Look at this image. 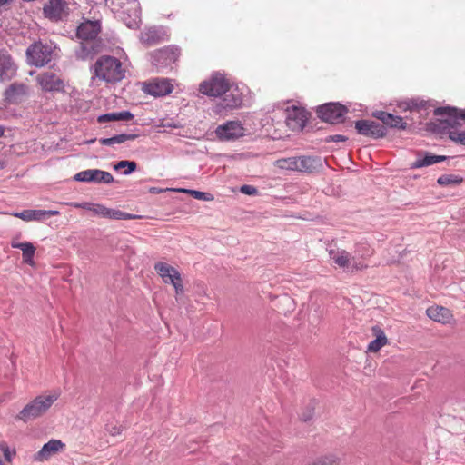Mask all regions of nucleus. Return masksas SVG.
Returning <instances> with one entry per match:
<instances>
[{"mask_svg":"<svg viewBox=\"0 0 465 465\" xmlns=\"http://www.w3.org/2000/svg\"><path fill=\"white\" fill-rule=\"evenodd\" d=\"M17 66L5 49H0V81H9L16 75Z\"/></svg>","mask_w":465,"mask_h":465,"instance_id":"nucleus-17","label":"nucleus"},{"mask_svg":"<svg viewBox=\"0 0 465 465\" xmlns=\"http://www.w3.org/2000/svg\"><path fill=\"white\" fill-rule=\"evenodd\" d=\"M0 465H3V462H2V460H0Z\"/></svg>","mask_w":465,"mask_h":465,"instance_id":"nucleus-55","label":"nucleus"},{"mask_svg":"<svg viewBox=\"0 0 465 465\" xmlns=\"http://www.w3.org/2000/svg\"><path fill=\"white\" fill-rule=\"evenodd\" d=\"M164 32L161 28L150 27L141 33L140 40L147 46L154 45L164 40Z\"/></svg>","mask_w":465,"mask_h":465,"instance_id":"nucleus-22","label":"nucleus"},{"mask_svg":"<svg viewBox=\"0 0 465 465\" xmlns=\"http://www.w3.org/2000/svg\"><path fill=\"white\" fill-rule=\"evenodd\" d=\"M324 160L317 156H301L299 157V172L314 173L323 167Z\"/></svg>","mask_w":465,"mask_h":465,"instance_id":"nucleus-20","label":"nucleus"},{"mask_svg":"<svg viewBox=\"0 0 465 465\" xmlns=\"http://www.w3.org/2000/svg\"><path fill=\"white\" fill-rule=\"evenodd\" d=\"M94 74L99 80L115 84L125 77V69L121 61L111 55H103L94 64Z\"/></svg>","mask_w":465,"mask_h":465,"instance_id":"nucleus-3","label":"nucleus"},{"mask_svg":"<svg viewBox=\"0 0 465 465\" xmlns=\"http://www.w3.org/2000/svg\"><path fill=\"white\" fill-rule=\"evenodd\" d=\"M94 141H95V139H90V140L85 141L84 143L91 144V143H94Z\"/></svg>","mask_w":465,"mask_h":465,"instance_id":"nucleus-49","label":"nucleus"},{"mask_svg":"<svg viewBox=\"0 0 465 465\" xmlns=\"http://www.w3.org/2000/svg\"><path fill=\"white\" fill-rule=\"evenodd\" d=\"M15 247L17 249L21 250L23 252V260L25 263L32 264L33 263V258L35 252V248L33 245V243L29 242H25L21 244H15Z\"/></svg>","mask_w":465,"mask_h":465,"instance_id":"nucleus-30","label":"nucleus"},{"mask_svg":"<svg viewBox=\"0 0 465 465\" xmlns=\"http://www.w3.org/2000/svg\"><path fill=\"white\" fill-rule=\"evenodd\" d=\"M4 167V164L2 163H0V169H2Z\"/></svg>","mask_w":465,"mask_h":465,"instance_id":"nucleus-54","label":"nucleus"},{"mask_svg":"<svg viewBox=\"0 0 465 465\" xmlns=\"http://www.w3.org/2000/svg\"><path fill=\"white\" fill-rule=\"evenodd\" d=\"M37 83L45 92H60L64 91L63 80L53 72H45L38 74Z\"/></svg>","mask_w":465,"mask_h":465,"instance_id":"nucleus-16","label":"nucleus"},{"mask_svg":"<svg viewBox=\"0 0 465 465\" xmlns=\"http://www.w3.org/2000/svg\"><path fill=\"white\" fill-rule=\"evenodd\" d=\"M4 133H5V129L2 125H0V137L3 136Z\"/></svg>","mask_w":465,"mask_h":465,"instance_id":"nucleus-50","label":"nucleus"},{"mask_svg":"<svg viewBox=\"0 0 465 465\" xmlns=\"http://www.w3.org/2000/svg\"><path fill=\"white\" fill-rule=\"evenodd\" d=\"M144 92L154 97L165 96L173 90V85L170 79L156 78L149 82L144 86Z\"/></svg>","mask_w":465,"mask_h":465,"instance_id":"nucleus-15","label":"nucleus"},{"mask_svg":"<svg viewBox=\"0 0 465 465\" xmlns=\"http://www.w3.org/2000/svg\"><path fill=\"white\" fill-rule=\"evenodd\" d=\"M60 393L52 391L48 394H40L27 402L17 413V420L27 423L45 415L52 405L58 400Z\"/></svg>","mask_w":465,"mask_h":465,"instance_id":"nucleus-2","label":"nucleus"},{"mask_svg":"<svg viewBox=\"0 0 465 465\" xmlns=\"http://www.w3.org/2000/svg\"><path fill=\"white\" fill-rule=\"evenodd\" d=\"M366 267H367V265L363 264V263H360L359 265H355V269L356 270H361V269H364Z\"/></svg>","mask_w":465,"mask_h":465,"instance_id":"nucleus-47","label":"nucleus"},{"mask_svg":"<svg viewBox=\"0 0 465 465\" xmlns=\"http://www.w3.org/2000/svg\"><path fill=\"white\" fill-rule=\"evenodd\" d=\"M448 133L451 141L465 145V131H449Z\"/></svg>","mask_w":465,"mask_h":465,"instance_id":"nucleus-37","label":"nucleus"},{"mask_svg":"<svg viewBox=\"0 0 465 465\" xmlns=\"http://www.w3.org/2000/svg\"><path fill=\"white\" fill-rule=\"evenodd\" d=\"M134 118V114L130 111L113 112L104 114L98 116L99 123H106L113 121H130Z\"/></svg>","mask_w":465,"mask_h":465,"instance_id":"nucleus-29","label":"nucleus"},{"mask_svg":"<svg viewBox=\"0 0 465 465\" xmlns=\"http://www.w3.org/2000/svg\"><path fill=\"white\" fill-rule=\"evenodd\" d=\"M355 128L360 134L370 136L375 139L384 137L387 133L384 125L371 120L356 121Z\"/></svg>","mask_w":465,"mask_h":465,"instance_id":"nucleus-12","label":"nucleus"},{"mask_svg":"<svg viewBox=\"0 0 465 465\" xmlns=\"http://www.w3.org/2000/svg\"><path fill=\"white\" fill-rule=\"evenodd\" d=\"M328 253L331 260L339 267L343 269L349 267L351 255L347 251L339 248H330Z\"/></svg>","mask_w":465,"mask_h":465,"instance_id":"nucleus-26","label":"nucleus"},{"mask_svg":"<svg viewBox=\"0 0 465 465\" xmlns=\"http://www.w3.org/2000/svg\"><path fill=\"white\" fill-rule=\"evenodd\" d=\"M426 314L430 319L442 324H448L453 319L451 312L442 306H430L426 310Z\"/></svg>","mask_w":465,"mask_h":465,"instance_id":"nucleus-21","label":"nucleus"},{"mask_svg":"<svg viewBox=\"0 0 465 465\" xmlns=\"http://www.w3.org/2000/svg\"><path fill=\"white\" fill-rule=\"evenodd\" d=\"M182 191L188 193L189 194H191L193 198H195L197 200L211 201L213 199V197L208 193H204V192H201V191H197V190H189V189H183Z\"/></svg>","mask_w":465,"mask_h":465,"instance_id":"nucleus-36","label":"nucleus"},{"mask_svg":"<svg viewBox=\"0 0 465 465\" xmlns=\"http://www.w3.org/2000/svg\"><path fill=\"white\" fill-rule=\"evenodd\" d=\"M308 465H340V460L335 455L322 456Z\"/></svg>","mask_w":465,"mask_h":465,"instance_id":"nucleus-35","label":"nucleus"},{"mask_svg":"<svg viewBox=\"0 0 465 465\" xmlns=\"http://www.w3.org/2000/svg\"><path fill=\"white\" fill-rule=\"evenodd\" d=\"M181 55L180 48L175 45H169L155 50L150 54L152 65L157 72L172 70Z\"/></svg>","mask_w":465,"mask_h":465,"instance_id":"nucleus-4","label":"nucleus"},{"mask_svg":"<svg viewBox=\"0 0 465 465\" xmlns=\"http://www.w3.org/2000/svg\"><path fill=\"white\" fill-rule=\"evenodd\" d=\"M0 213H3L2 212H0Z\"/></svg>","mask_w":465,"mask_h":465,"instance_id":"nucleus-57","label":"nucleus"},{"mask_svg":"<svg viewBox=\"0 0 465 465\" xmlns=\"http://www.w3.org/2000/svg\"><path fill=\"white\" fill-rule=\"evenodd\" d=\"M134 218H136L135 215H133V214H130V213H124L122 220H131V219H134Z\"/></svg>","mask_w":465,"mask_h":465,"instance_id":"nucleus-44","label":"nucleus"},{"mask_svg":"<svg viewBox=\"0 0 465 465\" xmlns=\"http://www.w3.org/2000/svg\"><path fill=\"white\" fill-rule=\"evenodd\" d=\"M4 396L7 397V398H11V394L10 393H5Z\"/></svg>","mask_w":465,"mask_h":465,"instance_id":"nucleus-52","label":"nucleus"},{"mask_svg":"<svg viewBox=\"0 0 465 465\" xmlns=\"http://www.w3.org/2000/svg\"><path fill=\"white\" fill-rule=\"evenodd\" d=\"M372 331L376 338L369 343L367 350L371 352H377L387 344L388 340L384 331L379 326L372 327Z\"/></svg>","mask_w":465,"mask_h":465,"instance_id":"nucleus-27","label":"nucleus"},{"mask_svg":"<svg viewBox=\"0 0 465 465\" xmlns=\"http://www.w3.org/2000/svg\"><path fill=\"white\" fill-rule=\"evenodd\" d=\"M123 213H124V212H122V211L115 210V209H110V215L108 216V218L114 219V220H122Z\"/></svg>","mask_w":465,"mask_h":465,"instance_id":"nucleus-42","label":"nucleus"},{"mask_svg":"<svg viewBox=\"0 0 465 465\" xmlns=\"http://www.w3.org/2000/svg\"><path fill=\"white\" fill-rule=\"evenodd\" d=\"M107 432L112 436H117L120 435L123 431L122 426H116V425H107L106 426Z\"/></svg>","mask_w":465,"mask_h":465,"instance_id":"nucleus-41","label":"nucleus"},{"mask_svg":"<svg viewBox=\"0 0 465 465\" xmlns=\"http://www.w3.org/2000/svg\"><path fill=\"white\" fill-rule=\"evenodd\" d=\"M348 138L345 136V135H342V134H334V135H329L325 138V142L326 143H331V142H345L347 141Z\"/></svg>","mask_w":465,"mask_h":465,"instance_id":"nucleus-40","label":"nucleus"},{"mask_svg":"<svg viewBox=\"0 0 465 465\" xmlns=\"http://www.w3.org/2000/svg\"><path fill=\"white\" fill-rule=\"evenodd\" d=\"M139 135L136 134H118L109 138H100L99 143L104 146H114L128 141L136 139Z\"/></svg>","mask_w":465,"mask_h":465,"instance_id":"nucleus-28","label":"nucleus"},{"mask_svg":"<svg viewBox=\"0 0 465 465\" xmlns=\"http://www.w3.org/2000/svg\"><path fill=\"white\" fill-rule=\"evenodd\" d=\"M199 91L209 97L216 98L224 95L221 104L224 109L237 108L242 103V93L238 86L230 84L225 76L218 72L203 81L200 84Z\"/></svg>","mask_w":465,"mask_h":465,"instance_id":"nucleus-1","label":"nucleus"},{"mask_svg":"<svg viewBox=\"0 0 465 465\" xmlns=\"http://www.w3.org/2000/svg\"><path fill=\"white\" fill-rule=\"evenodd\" d=\"M21 243H22V242H19L18 241H16V240H15V239H14V240H12V242H11V243H10V244H11V247H12V248L17 249V247H15V244H21Z\"/></svg>","mask_w":465,"mask_h":465,"instance_id":"nucleus-46","label":"nucleus"},{"mask_svg":"<svg viewBox=\"0 0 465 465\" xmlns=\"http://www.w3.org/2000/svg\"><path fill=\"white\" fill-rule=\"evenodd\" d=\"M153 268L164 283L173 285L176 295L183 292L182 276L176 268L164 262H157Z\"/></svg>","mask_w":465,"mask_h":465,"instance_id":"nucleus-6","label":"nucleus"},{"mask_svg":"<svg viewBox=\"0 0 465 465\" xmlns=\"http://www.w3.org/2000/svg\"><path fill=\"white\" fill-rule=\"evenodd\" d=\"M245 129L239 121H227L215 129V134L220 141H232L244 135Z\"/></svg>","mask_w":465,"mask_h":465,"instance_id":"nucleus-9","label":"nucleus"},{"mask_svg":"<svg viewBox=\"0 0 465 465\" xmlns=\"http://www.w3.org/2000/svg\"><path fill=\"white\" fill-rule=\"evenodd\" d=\"M64 447V444L60 440H50L48 442L43 445L41 450L34 455V460L42 462L47 460L53 455L58 453Z\"/></svg>","mask_w":465,"mask_h":465,"instance_id":"nucleus-19","label":"nucleus"},{"mask_svg":"<svg viewBox=\"0 0 465 465\" xmlns=\"http://www.w3.org/2000/svg\"><path fill=\"white\" fill-rule=\"evenodd\" d=\"M25 93L23 84H12L5 92V100L9 103H15L17 96Z\"/></svg>","mask_w":465,"mask_h":465,"instance_id":"nucleus-31","label":"nucleus"},{"mask_svg":"<svg viewBox=\"0 0 465 465\" xmlns=\"http://www.w3.org/2000/svg\"><path fill=\"white\" fill-rule=\"evenodd\" d=\"M5 458H6L7 460H10V457L7 455V453H6V452L5 453Z\"/></svg>","mask_w":465,"mask_h":465,"instance_id":"nucleus-53","label":"nucleus"},{"mask_svg":"<svg viewBox=\"0 0 465 465\" xmlns=\"http://www.w3.org/2000/svg\"><path fill=\"white\" fill-rule=\"evenodd\" d=\"M92 212L104 218H108V216L110 215V208H107L101 204H94L93 206Z\"/></svg>","mask_w":465,"mask_h":465,"instance_id":"nucleus-38","label":"nucleus"},{"mask_svg":"<svg viewBox=\"0 0 465 465\" xmlns=\"http://www.w3.org/2000/svg\"><path fill=\"white\" fill-rule=\"evenodd\" d=\"M446 156L434 155L430 153H425L424 155L418 154L417 159L411 163V169H418L425 166H430L434 163L446 160Z\"/></svg>","mask_w":465,"mask_h":465,"instance_id":"nucleus-25","label":"nucleus"},{"mask_svg":"<svg viewBox=\"0 0 465 465\" xmlns=\"http://www.w3.org/2000/svg\"><path fill=\"white\" fill-rule=\"evenodd\" d=\"M101 31V24L98 20H86L77 27L76 36L84 42H97V36Z\"/></svg>","mask_w":465,"mask_h":465,"instance_id":"nucleus-14","label":"nucleus"},{"mask_svg":"<svg viewBox=\"0 0 465 465\" xmlns=\"http://www.w3.org/2000/svg\"><path fill=\"white\" fill-rule=\"evenodd\" d=\"M240 192L246 195H257L258 190L256 187L249 184H244L240 187Z\"/></svg>","mask_w":465,"mask_h":465,"instance_id":"nucleus-39","label":"nucleus"},{"mask_svg":"<svg viewBox=\"0 0 465 465\" xmlns=\"http://www.w3.org/2000/svg\"><path fill=\"white\" fill-rule=\"evenodd\" d=\"M60 213L57 210H32L27 209L24 210L22 212H14L10 213L9 214L22 219L25 222H31V221H42L47 216H55L58 215Z\"/></svg>","mask_w":465,"mask_h":465,"instance_id":"nucleus-18","label":"nucleus"},{"mask_svg":"<svg viewBox=\"0 0 465 465\" xmlns=\"http://www.w3.org/2000/svg\"><path fill=\"white\" fill-rule=\"evenodd\" d=\"M70 205L75 207V208H84L89 211H92L93 206L94 204L89 203H70Z\"/></svg>","mask_w":465,"mask_h":465,"instance_id":"nucleus-43","label":"nucleus"},{"mask_svg":"<svg viewBox=\"0 0 465 465\" xmlns=\"http://www.w3.org/2000/svg\"><path fill=\"white\" fill-rule=\"evenodd\" d=\"M99 47L97 42L82 41L79 48L75 50V57L81 61L92 59L99 52Z\"/></svg>","mask_w":465,"mask_h":465,"instance_id":"nucleus-23","label":"nucleus"},{"mask_svg":"<svg viewBox=\"0 0 465 465\" xmlns=\"http://www.w3.org/2000/svg\"><path fill=\"white\" fill-rule=\"evenodd\" d=\"M308 112L301 107L291 106L286 109V124L292 131L303 130L308 121Z\"/></svg>","mask_w":465,"mask_h":465,"instance_id":"nucleus-10","label":"nucleus"},{"mask_svg":"<svg viewBox=\"0 0 465 465\" xmlns=\"http://www.w3.org/2000/svg\"><path fill=\"white\" fill-rule=\"evenodd\" d=\"M137 168V163L134 161H127V160H122L118 162L114 166V169L115 171H119L121 169H124L123 174L124 175H129L133 172H134Z\"/></svg>","mask_w":465,"mask_h":465,"instance_id":"nucleus-34","label":"nucleus"},{"mask_svg":"<svg viewBox=\"0 0 465 465\" xmlns=\"http://www.w3.org/2000/svg\"><path fill=\"white\" fill-rule=\"evenodd\" d=\"M4 400L3 399H0V402H2Z\"/></svg>","mask_w":465,"mask_h":465,"instance_id":"nucleus-56","label":"nucleus"},{"mask_svg":"<svg viewBox=\"0 0 465 465\" xmlns=\"http://www.w3.org/2000/svg\"><path fill=\"white\" fill-rule=\"evenodd\" d=\"M419 105L417 104H412V105H410L411 108L412 107H418Z\"/></svg>","mask_w":465,"mask_h":465,"instance_id":"nucleus-51","label":"nucleus"},{"mask_svg":"<svg viewBox=\"0 0 465 465\" xmlns=\"http://www.w3.org/2000/svg\"><path fill=\"white\" fill-rule=\"evenodd\" d=\"M54 49L52 44L35 42L26 49V60L28 64L35 67H43L53 59Z\"/></svg>","mask_w":465,"mask_h":465,"instance_id":"nucleus-5","label":"nucleus"},{"mask_svg":"<svg viewBox=\"0 0 465 465\" xmlns=\"http://www.w3.org/2000/svg\"><path fill=\"white\" fill-rule=\"evenodd\" d=\"M277 165L281 169L299 172V157L280 159L277 161Z\"/></svg>","mask_w":465,"mask_h":465,"instance_id":"nucleus-32","label":"nucleus"},{"mask_svg":"<svg viewBox=\"0 0 465 465\" xmlns=\"http://www.w3.org/2000/svg\"><path fill=\"white\" fill-rule=\"evenodd\" d=\"M67 2L65 0H47L43 6V15L53 22L61 21L66 15Z\"/></svg>","mask_w":465,"mask_h":465,"instance_id":"nucleus-13","label":"nucleus"},{"mask_svg":"<svg viewBox=\"0 0 465 465\" xmlns=\"http://www.w3.org/2000/svg\"><path fill=\"white\" fill-rule=\"evenodd\" d=\"M163 190L161 189V188H158V187H151L149 189V192L152 193H162Z\"/></svg>","mask_w":465,"mask_h":465,"instance_id":"nucleus-45","label":"nucleus"},{"mask_svg":"<svg viewBox=\"0 0 465 465\" xmlns=\"http://www.w3.org/2000/svg\"><path fill=\"white\" fill-rule=\"evenodd\" d=\"M434 114L443 117L440 120V127L443 130L461 125L465 122V111H459L455 107H438L434 110Z\"/></svg>","mask_w":465,"mask_h":465,"instance_id":"nucleus-8","label":"nucleus"},{"mask_svg":"<svg viewBox=\"0 0 465 465\" xmlns=\"http://www.w3.org/2000/svg\"><path fill=\"white\" fill-rule=\"evenodd\" d=\"M74 179L77 182L95 183H112L114 182L113 175L106 171L99 169H88L77 173Z\"/></svg>","mask_w":465,"mask_h":465,"instance_id":"nucleus-11","label":"nucleus"},{"mask_svg":"<svg viewBox=\"0 0 465 465\" xmlns=\"http://www.w3.org/2000/svg\"><path fill=\"white\" fill-rule=\"evenodd\" d=\"M12 0H0V7L6 5V4H9Z\"/></svg>","mask_w":465,"mask_h":465,"instance_id":"nucleus-48","label":"nucleus"},{"mask_svg":"<svg viewBox=\"0 0 465 465\" xmlns=\"http://www.w3.org/2000/svg\"><path fill=\"white\" fill-rule=\"evenodd\" d=\"M347 112V108L340 103H326L316 109L319 118L330 124L341 123Z\"/></svg>","mask_w":465,"mask_h":465,"instance_id":"nucleus-7","label":"nucleus"},{"mask_svg":"<svg viewBox=\"0 0 465 465\" xmlns=\"http://www.w3.org/2000/svg\"><path fill=\"white\" fill-rule=\"evenodd\" d=\"M373 116L381 120L385 125L391 128L404 130L407 125V124L403 121L402 117L383 111L375 112L373 114Z\"/></svg>","mask_w":465,"mask_h":465,"instance_id":"nucleus-24","label":"nucleus"},{"mask_svg":"<svg viewBox=\"0 0 465 465\" xmlns=\"http://www.w3.org/2000/svg\"><path fill=\"white\" fill-rule=\"evenodd\" d=\"M463 178L455 174H443L437 179V183L440 186L458 185L461 183Z\"/></svg>","mask_w":465,"mask_h":465,"instance_id":"nucleus-33","label":"nucleus"}]
</instances>
